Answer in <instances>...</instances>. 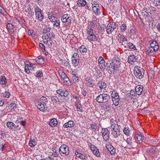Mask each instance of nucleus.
<instances>
[{
    "mask_svg": "<svg viewBox=\"0 0 160 160\" xmlns=\"http://www.w3.org/2000/svg\"><path fill=\"white\" fill-rule=\"evenodd\" d=\"M120 59L117 57L113 58L111 62L108 61L107 65L108 67L109 73L114 74L117 71H118L120 67Z\"/></svg>",
    "mask_w": 160,
    "mask_h": 160,
    "instance_id": "nucleus-1",
    "label": "nucleus"
},
{
    "mask_svg": "<svg viewBox=\"0 0 160 160\" xmlns=\"http://www.w3.org/2000/svg\"><path fill=\"white\" fill-rule=\"evenodd\" d=\"M110 99V96L104 93L99 95L96 98V101L99 103H107Z\"/></svg>",
    "mask_w": 160,
    "mask_h": 160,
    "instance_id": "nucleus-2",
    "label": "nucleus"
},
{
    "mask_svg": "<svg viewBox=\"0 0 160 160\" xmlns=\"http://www.w3.org/2000/svg\"><path fill=\"white\" fill-rule=\"evenodd\" d=\"M118 24L116 22H110L107 27V32L108 34H110L114 31L116 32L118 29Z\"/></svg>",
    "mask_w": 160,
    "mask_h": 160,
    "instance_id": "nucleus-3",
    "label": "nucleus"
},
{
    "mask_svg": "<svg viewBox=\"0 0 160 160\" xmlns=\"http://www.w3.org/2000/svg\"><path fill=\"white\" fill-rule=\"evenodd\" d=\"M119 95L117 92L114 90L112 93V100L113 103L116 106H117L119 103L120 99L119 98Z\"/></svg>",
    "mask_w": 160,
    "mask_h": 160,
    "instance_id": "nucleus-4",
    "label": "nucleus"
},
{
    "mask_svg": "<svg viewBox=\"0 0 160 160\" xmlns=\"http://www.w3.org/2000/svg\"><path fill=\"white\" fill-rule=\"evenodd\" d=\"M60 154H63L66 155H68L69 153V148L66 144L62 145L59 149Z\"/></svg>",
    "mask_w": 160,
    "mask_h": 160,
    "instance_id": "nucleus-5",
    "label": "nucleus"
},
{
    "mask_svg": "<svg viewBox=\"0 0 160 160\" xmlns=\"http://www.w3.org/2000/svg\"><path fill=\"white\" fill-rule=\"evenodd\" d=\"M104 140L108 141L109 138L110 132L107 128H102L101 132Z\"/></svg>",
    "mask_w": 160,
    "mask_h": 160,
    "instance_id": "nucleus-6",
    "label": "nucleus"
},
{
    "mask_svg": "<svg viewBox=\"0 0 160 160\" xmlns=\"http://www.w3.org/2000/svg\"><path fill=\"white\" fill-rule=\"evenodd\" d=\"M144 70L139 68L138 69H135L134 71V74L137 78H142L144 74Z\"/></svg>",
    "mask_w": 160,
    "mask_h": 160,
    "instance_id": "nucleus-7",
    "label": "nucleus"
},
{
    "mask_svg": "<svg viewBox=\"0 0 160 160\" xmlns=\"http://www.w3.org/2000/svg\"><path fill=\"white\" fill-rule=\"evenodd\" d=\"M106 146L111 155H113L115 154L116 149L110 143L108 142L106 144Z\"/></svg>",
    "mask_w": 160,
    "mask_h": 160,
    "instance_id": "nucleus-8",
    "label": "nucleus"
},
{
    "mask_svg": "<svg viewBox=\"0 0 160 160\" xmlns=\"http://www.w3.org/2000/svg\"><path fill=\"white\" fill-rule=\"evenodd\" d=\"M56 92L60 96L67 97L69 94L68 92L64 89H60L56 91Z\"/></svg>",
    "mask_w": 160,
    "mask_h": 160,
    "instance_id": "nucleus-9",
    "label": "nucleus"
},
{
    "mask_svg": "<svg viewBox=\"0 0 160 160\" xmlns=\"http://www.w3.org/2000/svg\"><path fill=\"white\" fill-rule=\"evenodd\" d=\"M119 145L122 147L127 148V142H126V139L124 138L121 137L120 139L117 142Z\"/></svg>",
    "mask_w": 160,
    "mask_h": 160,
    "instance_id": "nucleus-10",
    "label": "nucleus"
},
{
    "mask_svg": "<svg viewBox=\"0 0 160 160\" xmlns=\"http://www.w3.org/2000/svg\"><path fill=\"white\" fill-rule=\"evenodd\" d=\"M71 19L70 15L67 14H64L61 17L62 21L63 23L71 22Z\"/></svg>",
    "mask_w": 160,
    "mask_h": 160,
    "instance_id": "nucleus-11",
    "label": "nucleus"
},
{
    "mask_svg": "<svg viewBox=\"0 0 160 160\" xmlns=\"http://www.w3.org/2000/svg\"><path fill=\"white\" fill-rule=\"evenodd\" d=\"M113 130L116 132V137H118V136L120 135V130L118 125L116 124H114L112 125Z\"/></svg>",
    "mask_w": 160,
    "mask_h": 160,
    "instance_id": "nucleus-12",
    "label": "nucleus"
},
{
    "mask_svg": "<svg viewBox=\"0 0 160 160\" xmlns=\"http://www.w3.org/2000/svg\"><path fill=\"white\" fill-rule=\"evenodd\" d=\"M98 62L99 64V66L101 68H104L106 66L105 63V61L103 58L100 56L98 60Z\"/></svg>",
    "mask_w": 160,
    "mask_h": 160,
    "instance_id": "nucleus-13",
    "label": "nucleus"
},
{
    "mask_svg": "<svg viewBox=\"0 0 160 160\" xmlns=\"http://www.w3.org/2000/svg\"><path fill=\"white\" fill-rule=\"evenodd\" d=\"M36 106L37 108L39 109L41 111H44V110L45 107L44 103H43L40 101L37 102L35 103Z\"/></svg>",
    "mask_w": 160,
    "mask_h": 160,
    "instance_id": "nucleus-14",
    "label": "nucleus"
},
{
    "mask_svg": "<svg viewBox=\"0 0 160 160\" xmlns=\"http://www.w3.org/2000/svg\"><path fill=\"white\" fill-rule=\"evenodd\" d=\"M157 47L156 49L149 48V49L146 51V54L149 56H152L155 54L156 51L158 50L157 49Z\"/></svg>",
    "mask_w": 160,
    "mask_h": 160,
    "instance_id": "nucleus-15",
    "label": "nucleus"
},
{
    "mask_svg": "<svg viewBox=\"0 0 160 160\" xmlns=\"http://www.w3.org/2000/svg\"><path fill=\"white\" fill-rule=\"evenodd\" d=\"M93 153L97 157H100V154L98 150L94 146L92 145L90 147Z\"/></svg>",
    "mask_w": 160,
    "mask_h": 160,
    "instance_id": "nucleus-16",
    "label": "nucleus"
},
{
    "mask_svg": "<svg viewBox=\"0 0 160 160\" xmlns=\"http://www.w3.org/2000/svg\"><path fill=\"white\" fill-rule=\"evenodd\" d=\"M97 87H98L100 89H103L105 90L106 88L107 85L106 83L102 81H100L97 84Z\"/></svg>",
    "mask_w": 160,
    "mask_h": 160,
    "instance_id": "nucleus-17",
    "label": "nucleus"
},
{
    "mask_svg": "<svg viewBox=\"0 0 160 160\" xmlns=\"http://www.w3.org/2000/svg\"><path fill=\"white\" fill-rule=\"evenodd\" d=\"M132 141V138L130 137H129L127 138V139H126V142H127V148H133Z\"/></svg>",
    "mask_w": 160,
    "mask_h": 160,
    "instance_id": "nucleus-18",
    "label": "nucleus"
},
{
    "mask_svg": "<svg viewBox=\"0 0 160 160\" xmlns=\"http://www.w3.org/2000/svg\"><path fill=\"white\" fill-rule=\"evenodd\" d=\"M137 59L136 56L133 55H130L128 58V62L130 64H132V62H134L136 61Z\"/></svg>",
    "mask_w": 160,
    "mask_h": 160,
    "instance_id": "nucleus-19",
    "label": "nucleus"
},
{
    "mask_svg": "<svg viewBox=\"0 0 160 160\" xmlns=\"http://www.w3.org/2000/svg\"><path fill=\"white\" fill-rule=\"evenodd\" d=\"M100 6L92 8L93 11L94 13V14L96 16H98L100 14Z\"/></svg>",
    "mask_w": 160,
    "mask_h": 160,
    "instance_id": "nucleus-20",
    "label": "nucleus"
},
{
    "mask_svg": "<svg viewBox=\"0 0 160 160\" xmlns=\"http://www.w3.org/2000/svg\"><path fill=\"white\" fill-rule=\"evenodd\" d=\"M57 124V121L55 118H53L51 119L49 122V125L52 127H54L56 126Z\"/></svg>",
    "mask_w": 160,
    "mask_h": 160,
    "instance_id": "nucleus-21",
    "label": "nucleus"
},
{
    "mask_svg": "<svg viewBox=\"0 0 160 160\" xmlns=\"http://www.w3.org/2000/svg\"><path fill=\"white\" fill-rule=\"evenodd\" d=\"M143 87L141 85H138L135 88V90L137 94L140 95L143 91Z\"/></svg>",
    "mask_w": 160,
    "mask_h": 160,
    "instance_id": "nucleus-22",
    "label": "nucleus"
},
{
    "mask_svg": "<svg viewBox=\"0 0 160 160\" xmlns=\"http://www.w3.org/2000/svg\"><path fill=\"white\" fill-rule=\"evenodd\" d=\"M77 4L79 7H83L87 5V2L85 0H78L77 1Z\"/></svg>",
    "mask_w": 160,
    "mask_h": 160,
    "instance_id": "nucleus-23",
    "label": "nucleus"
},
{
    "mask_svg": "<svg viewBox=\"0 0 160 160\" xmlns=\"http://www.w3.org/2000/svg\"><path fill=\"white\" fill-rule=\"evenodd\" d=\"M6 125L10 129H14L16 128V125L14 123L11 122H8L6 123Z\"/></svg>",
    "mask_w": 160,
    "mask_h": 160,
    "instance_id": "nucleus-24",
    "label": "nucleus"
},
{
    "mask_svg": "<svg viewBox=\"0 0 160 160\" xmlns=\"http://www.w3.org/2000/svg\"><path fill=\"white\" fill-rule=\"evenodd\" d=\"M137 135L136 138L138 142H137V143H140L142 142V140L144 139V137L140 132L138 133Z\"/></svg>",
    "mask_w": 160,
    "mask_h": 160,
    "instance_id": "nucleus-25",
    "label": "nucleus"
},
{
    "mask_svg": "<svg viewBox=\"0 0 160 160\" xmlns=\"http://www.w3.org/2000/svg\"><path fill=\"white\" fill-rule=\"evenodd\" d=\"M75 154L77 157L80 158L82 159H86L87 158V157L81 153L78 152L77 151H75Z\"/></svg>",
    "mask_w": 160,
    "mask_h": 160,
    "instance_id": "nucleus-26",
    "label": "nucleus"
},
{
    "mask_svg": "<svg viewBox=\"0 0 160 160\" xmlns=\"http://www.w3.org/2000/svg\"><path fill=\"white\" fill-rule=\"evenodd\" d=\"M7 27L8 30L10 33H12L13 32L14 26L12 24L8 22L7 25Z\"/></svg>",
    "mask_w": 160,
    "mask_h": 160,
    "instance_id": "nucleus-27",
    "label": "nucleus"
},
{
    "mask_svg": "<svg viewBox=\"0 0 160 160\" xmlns=\"http://www.w3.org/2000/svg\"><path fill=\"white\" fill-rule=\"evenodd\" d=\"M150 48H155L157 47V49L158 50L159 48V46L157 43V42L155 41H152L150 44Z\"/></svg>",
    "mask_w": 160,
    "mask_h": 160,
    "instance_id": "nucleus-28",
    "label": "nucleus"
},
{
    "mask_svg": "<svg viewBox=\"0 0 160 160\" xmlns=\"http://www.w3.org/2000/svg\"><path fill=\"white\" fill-rule=\"evenodd\" d=\"M35 14L36 18L38 20L41 21L43 19L44 16L42 12L38 13H35Z\"/></svg>",
    "mask_w": 160,
    "mask_h": 160,
    "instance_id": "nucleus-29",
    "label": "nucleus"
},
{
    "mask_svg": "<svg viewBox=\"0 0 160 160\" xmlns=\"http://www.w3.org/2000/svg\"><path fill=\"white\" fill-rule=\"evenodd\" d=\"M35 60L38 64L43 63L44 61V58L41 57H39L38 58L35 59Z\"/></svg>",
    "mask_w": 160,
    "mask_h": 160,
    "instance_id": "nucleus-30",
    "label": "nucleus"
},
{
    "mask_svg": "<svg viewBox=\"0 0 160 160\" xmlns=\"http://www.w3.org/2000/svg\"><path fill=\"white\" fill-rule=\"evenodd\" d=\"M90 127L92 130L94 132L96 131V130H98L99 129V127L97 126V125L95 123L91 124H90Z\"/></svg>",
    "mask_w": 160,
    "mask_h": 160,
    "instance_id": "nucleus-31",
    "label": "nucleus"
},
{
    "mask_svg": "<svg viewBox=\"0 0 160 160\" xmlns=\"http://www.w3.org/2000/svg\"><path fill=\"white\" fill-rule=\"evenodd\" d=\"M86 84L88 86L90 87H92L94 86V81L92 79H88L86 80Z\"/></svg>",
    "mask_w": 160,
    "mask_h": 160,
    "instance_id": "nucleus-32",
    "label": "nucleus"
},
{
    "mask_svg": "<svg viewBox=\"0 0 160 160\" xmlns=\"http://www.w3.org/2000/svg\"><path fill=\"white\" fill-rule=\"evenodd\" d=\"M58 156V153H53L50 157H49L50 160H56V158Z\"/></svg>",
    "mask_w": 160,
    "mask_h": 160,
    "instance_id": "nucleus-33",
    "label": "nucleus"
},
{
    "mask_svg": "<svg viewBox=\"0 0 160 160\" xmlns=\"http://www.w3.org/2000/svg\"><path fill=\"white\" fill-rule=\"evenodd\" d=\"M63 83L66 85L69 86L71 85V82L68 77L65 78L64 79H63Z\"/></svg>",
    "mask_w": 160,
    "mask_h": 160,
    "instance_id": "nucleus-34",
    "label": "nucleus"
},
{
    "mask_svg": "<svg viewBox=\"0 0 160 160\" xmlns=\"http://www.w3.org/2000/svg\"><path fill=\"white\" fill-rule=\"evenodd\" d=\"M79 60L78 58H72V63L75 67L77 66L79 63Z\"/></svg>",
    "mask_w": 160,
    "mask_h": 160,
    "instance_id": "nucleus-35",
    "label": "nucleus"
},
{
    "mask_svg": "<svg viewBox=\"0 0 160 160\" xmlns=\"http://www.w3.org/2000/svg\"><path fill=\"white\" fill-rule=\"evenodd\" d=\"M7 82L6 79L4 76H2L0 78V84L1 85H5Z\"/></svg>",
    "mask_w": 160,
    "mask_h": 160,
    "instance_id": "nucleus-36",
    "label": "nucleus"
},
{
    "mask_svg": "<svg viewBox=\"0 0 160 160\" xmlns=\"http://www.w3.org/2000/svg\"><path fill=\"white\" fill-rule=\"evenodd\" d=\"M79 51L81 53L86 52L87 51V48L84 45H82L80 48H79Z\"/></svg>",
    "mask_w": 160,
    "mask_h": 160,
    "instance_id": "nucleus-37",
    "label": "nucleus"
},
{
    "mask_svg": "<svg viewBox=\"0 0 160 160\" xmlns=\"http://www.w3.org/2000/svg\"><path fill=\"white\" fill-rule=\"evenodd\" d=\"M72 80L74 83H76L78 82L79 80L78 77L76 76L75 74H72Z\"/></svg>",
    "mask_w": 160,
    "mask_h": 160,
    "instance_id": "nucleus-38",
    "label": "nucleus"
},
{
    "mask_svg": "<svg viewBox=\"0 0 160 160\" xmlns=\"http://www.w3.org/2000/svg\"><path fill=\"white\" fill-rule=\"evenodd\" d=\"M29 145L31 147H34L36 145V142L35 140H30L29 142Z\"/></svg>",
    "mask_w": 160,
    "mask_h": 160,
    "instance_id": "nucleus-39",
    "label": "nucleus"
},
{
    "mask_svg": "<svg viewBox=\"0 0 160 160\" xmlns=\"http://www.w3.org/2000/svg\"><path fill=\"white\" fill-rule=\"evenodd\" d=\"M129 48L131 49L136 50V48L135 46L132 43L129 42L127 44Z\"/></svg>",
    "mask_w": 160,
    "mask_h": 160,
    "instance_id": "nucleus-40",
    "label": "nucleus"
},
{
    "mask_svg": "<svg viewBox=\"0 0 160 160\" xmlns=\"http://www.w3.org/2000/svg\"><path fill=\"white\" fill-rule=\"evenodd\" d=\"M76 108L77 110L78 111L82 112V105L80 104H77L76 105Z\"/></svg>",
    "mask_w": 160,
    "mask_h": 160,
    "instance_id": "nucleus-41",
    "label": "nucleus"
},
{
    "mask_svg": "<svg viewBox=\"0 0 160 160\" xmlns=\"http://www.w3.org/2000/svg\"><path fill=\"white\" fill-rule=\"evenodd\" d=\"M130 131L129 128H125L123 129L124 133L126 135H129Z\"/></svg>",
    "mask_w": 160,
    "mask_h": 160,
    "instance_id": "nucleus-42",
    "label": "nucleus"
},
{
    "mask_svg": "<svg viewBox=\"0 0 160 160\" xmlns=\"http://www.w3.org/2000/svg\"><path fill=\"white\" fill-rule=\"evenodd\" d=\"M88 39L89 41H94L96 40L97 37L95 35H93L91 37H88Z\"/></svg>",
    "mask_w": 160,
    "mask_h": 160,
    "instance_id": "nucleus-43",
    "label": "nucleus"
},
{
    "mask_svg": "<svg viewBox=\"0 0 160 160\" xmlns=\"http://www.w3.org/2000/svg\"><path fill=\"white\" fill-rule=\"evenodd\" d=\"M54 23H53V26H56V27H59L60 25V21L58 20H55V21L54 22Z\"/></svg>",
    "mask_w": 160,
    "mask_h": 160,
    "instance_id": "nucleus-44",
    "label": "nucleus"
},
{
    "mask_svg": "<svg viewBox=\"0 0 160 160\" xmlns=\"http://www.w3.org/2000/svg\"><path fill=\"white\" fill-rule=\"evenodd\" d=\"M91 4L92 5V8L100 6V5L98 2L96 1H92V2L91 3Z\"/></svg>",
    "mask_w": 160,
    "mask_h": 160,
    "instance_id": "nucleus-45",
    "label": "nucleus"
},
{
    "mask_svg": "<svg viewBox=\"0 0 160 160\" xmlns=\"http://www.w3.org/2000/svg\"><path fill=\"white\" fill-rule=\"evenodd\" d=\"M10 106L12 109H13L14 111L15 110V109L17 108L16 105L14 102L11 103Z\"/></svg>",
    "mask_w": 160,
    "mask_h": 160,
    "instance_id": "nucleus-46",
    "label": "nucleus"
},
{
    "mask_svg": "<svg viewBox=\"0 0 160 160\" xmlns=\"http://www.w3.org/2000/svg\"><path fill=\"white\" fill-rule=\"evenodd\" d=\"M40 101H41L40 102H42L43 103H45L46 102L48 101L47 99L46 98L43 96H42L41 97Z\"/></svg>",
    "mask_w": 160,
    "mask_h": 160,
    "instance_id": "nucleus-47",
    "label": "nucleus"
},
{
    "mask_svg": "<svg viewBox=\"0 0 160 160\" xmlns=\"http://www.w3.org/2000/svg\"><path fill=\"white\" fill-rule=\"evenodd\" d=\"M35 13L41 12V10L38 6H36L35 9Z\"/></svg>",
    "mask_w": 160,
    "mask_h": 160,
    "instance_id": "nucleus-48",
    "label": "nucleus"
},
{
    "mask_svg": "<svg viewBox=\"0 0 160 160\" xmlns=\"http://www.w3.org/2000/svg\"><path fill=\"white\" fill-rule=\"evenodd\" d=\"M67 122L68 123V126L69 128H72L74 126V123L72 121H69Z\"/></svg>",
    "mask_w": 160,
    "mask_h": 160,
    "instance_id": "nucleus-49",
    "label": "nucleus"
},
{
    "mask_svg": "<svg viewBox=\"0 0 160 160\" xmlns=\"http://www.w3.org/2000/svg\"><path fill=\"white\" fill-rule=\"evenodd\" d=\"M37 73L36 74V76L37 78H41L43 76V73L42 72L39 71L38 72H37Z\"/></svg>",
    "mask_w": 160,
    "mask_h": 160,
    "instance_id": "nucleus-50",
    "label": "nucleus"
},
{
    "mask_svg": "<svg viewBox=\"0 0 160 160\" xmlns=\"http://www.w3.org/2000/svg\"><path fill=\"white\" fill-rule=\"evenodd\" d=\"M119 37L120 38L121 40L122 41H127V39L123 35L120 34Z\"/></svg>",
    "mask_w": 160,
    "mask_h": 160,
    "instance_id": "nucleus-51",
    "label": "nucleus"
},
{
    "mask_svg": "<svg viewBox=\"0 0 160 160\" xmlns=\"http://www.w3.org/2000/svg\"><path fill=\"white\" fill-rule=\"evenodd\" d=\"M52 101L54 102H57V99H58L57 96H52L51 98Z\"/></svg>",
    "mask_w": 160,
    "mask_h": 160,
    "instance_id": "nucleus-52",
    "label": "nucleus"
},
{
    "mask_svg": "<svg viewBox=\"0 0 160 160\" xmlns=\"http://www.w3.org/2000/svg\"><path fill=\"white\" fill-rule=\"evenodd\" d=\"M153 2L155 6H160V0H154L153 1Z\"/></svg>",
    "mask_w": 160,
    "mask_h": 160,
    "instance_id": "nucleus-53",
    "label": "nucleus"
},
{
    "mask_svg": "<svg viewBox=\"0 0 160 160\" xmlns=\"http://www.w3.org/2000/svg\"><path fill=\"white\" fill-rule=\"evenodd\" d=\"M30 68L28 66L26 65L25 67V71L28 74L29 73H30Z\"/></svg>",
    "mask_w": 160,
    "mask_h": 160,
    "instance_id": "nucleus-54",
    "label": "nucleus"
},
{
    "mask_svg": "<svg viewBox=\"0 0 160 160\" xmlns=\"http://www.w3.org/2000/svg\"><path fill=\"white\" fill-rule=\"evenodd\" d=\"M47 43L49 47H51L53 44V41L51 39L47 40Z\"/></svg>",
    "mask_w": 160,
    "mask_h": 160,
    "instance_id": "nucleus-55",
    "label": "nucleus"
},
{
    "mask_svg": "<svg viewBox=\"0 0 160 160\" xmlns=\"http://www.w3.org/2000/svg\"><path fill=\"white\" fill-rule=\"evenodd\" d=\"M103 108L105 109H107V111H109L110 109V105L109 104L106 103L103 106Z\"/></svg>",
    "mask_w": 160,
    "mask_h": 160,
    "instance_id": "nucleus-56",
    "label": "nucleus"
},
{
    "mask_svg": "<svg viewBox=\"0 0 160 160\" xmlns=\"http://www.w3.org/2000/svg\"><path fill=\"white\" fill-rule=\"evenodd\" d=\"M39 47L40 48L43 49V52L45 51L46 49H45V47L42 43H40L39 44Z\"/></svg>",
    "mask_w": 160,
    "mask_h": 160,
    "instance_id": "nucleus-57",
    "label": "nucleus"
},
{
    "mask_svg": "<svg viewBox=\"0 0 160 160\" xmlns=\"http://www.w3.org/2000/svg\"><path fill=\"white\" fill-rule=\"evenodd\" d=\"M127 29V26L125 24H123L121 26V29L123 31H125Z\"/></svg>",
    "mask_w": 160,
    "mask_h": 160,
    "instance_id": "nucleus-58",
    "label": "nucleus"
},
{
    "mask_svg": "<svg viewBox=\"0 0 160 160\" xmlns=\"http://www.w3.org/2000/svg\"><path fill=\"white\" fill-rule=\"evenodd\" d=\"M0 12L3 14H5L6 13V12L4 10V8L1 6L0 7Z\"/></svg>",
    "mask_w": 160,
    "mask_h": 160,
    "instance_id": "nucleus-59",
    "label": "nucleus"
},
{
    "mask_svg": "<svg viewBox=\"0 0 160 160\" xmlns=\"http://www.w3.org/2000/svg\"><path fill=\"white\" fill-rule=\"evenodd\" d=\"M54 16L52 13H49L48 15V18L49 19H51L52 18H54Z\"/></svg>",
    "mask_w": 160,
    "mask_h": 160,
    "instance_id": "nucleus-60",
    "label": "nucleus"
},
{
    "mask_svg": "<svg viewBox=\"0 0 160 160\" xmlns=\"http://www.w3.org/2000/svg\"><path fill=\"white\" fill-rule=\"evenodd\" d=\"M47 35L49 38H52L53 37V35L52 33H48Z\"/></svg>",
    "mask_w": 160,
    "mask_h": 160,
    "instance_id": "nucleus-61",
    "label": "nucleus"
},
{
    "mask_svg": "<svg viewBox=\"0 0 160 160\" xmlns=\"http://www.w3.org/2000/svg\"><path fill=\"white\" fill-rule=\"evenodd\" d=\"M62 65L66 67H68L69 64L68 62L64 60V61L63 62V64Z\"/></svg>",
    "mask_w": 160,
    "mask_h": 160,
    "instance_id": "nucleus-62",
    "label": "nucleus"
},
{
    "mask_svg": "<svg viewBox=\"0 0 160 160\" xmlns=\"http://www.w3.org/2000/svg\"><path fill=\"white\" fill-rule=\"evenodd\" d=\"M4 95L6 98H9L10 95V93L9 92H5L4 94Z\"/></svg>",
    "mask_w": 160,
    "mask_h": 160,
    "instance_id": "nucleus-63",
    "label": "nucleus"
},
{
    "mask_svg": "<svg viewBox=\"0 0 160 160\" xmlns=\"http://www.w3.org/2000/svg\"><path fill=\"white\" fill-rule=\"evenodd\" d=\"M32 8H31V6L30 5H29L28 6V8H27V10L28 12H29V13H30L31 12H32Z\"/></svg>",
    "mask_w": 160,
    "mask_h": 160,
    "instance_id": "nucleus-64",
    "label": "nucleus"
}]
</instances>
